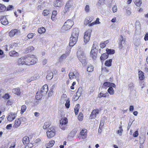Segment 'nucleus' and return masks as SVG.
<instances>
[{
  "mask_svg": "<svg viewBox=\"0 0 148 148\" xmlns=\"http://www.w3.org/2000/svg\"><path fill=\"white\" fill-rule=\"evenodd\" d=\"M79 34V31L78 28H75L73 29L69 43V45L70 46L73 47L76 43Z\"/></svg>",
  "mask_w": 148,
  "mask_h": 148,
  "instance_id": "f257e3e1",
  "label": "nucleus"
},
{
  "mask_svg": "<svg viewBox=\"0 0 148 148\" xmlns=\"http://www.w3.org/2000/svg\"><path fill=\"white\" fill-rule=\"evenodd\" d=\"M78 48L77 55L78 58L82 64V65L85 66L87 64L86 57L81 47L79 46L78 47Z\"/></svg>",
  "mask_w": 148,
  "mask_h": 148,
  "instance_id": "f03ea898",
  "label": "nucleus"
},
{
  "mask_svg": "<svg viewBox=\"0 0 148 148\" xmlns=\"http://www.w3.org/2000/svg\"><path fill=\"white\" fill-rule=\"evenodd\" d=\"M74 24L73 21L68 19L64 24L62 28V31L64 32L70 29Z\"/></svg>",
  "mask_w": 148,
  "mask_h": 148,
  "instance_id": "7ed1b4c3",
  "label": "nucleus"
},
{
  "mask_svg": "<svg viewBox=\"0 0 148 148\" xmlns=\"http://www.w3.org/2000/svg\"><path fill=\"white\" fill-rule=\"evenodd\" d=\"M27 62L29 63L30 64H27V65L35 64L38 61V59L34 55H31L30 56L27 57Z\"/></svg>",
  "mask_w": 148,
  "mask_h": 148,
  "instance_id": "20e7f679",
  "label": "nucleus"
},
{
  "mask_svg": "<svg viewBox=\"0 0 148 148\" xmlns=\"http://www.w3.org/2000/svg\"><path fill=\"white\" fill-rule=\"evenodd\" d=\"M27 57H21L19 58L17 61V63L20 66L23 65H27L28 64H30L29 63L27 62Z\"/></svg>",
  "mask_w": 148,
  "mask_h": 148,
  "instance_id": "39448f33",
  "label": "nucleus"
},
{
  "mask_svg": "<svg viewBox=\"0 0 148 148\" xmlns=\"http://www.w3.org/2000/svg\"><path fill=\"white\" fill-rule=\"evenodd\" d=\"M69 76L70 79H72L75 78L78 81L79 78V74L77 71L75 72H71L69 73Z\"/></svg>",
  "mask_w": 148,
  "mask_h": 148,
  "instance_id": "423d86ee",
  "label": "nucleus"
},
{
  "mask_svg": "<svg viewBox=\"0 0 148 148\" xmlns=\"http://www.w3.org/2000/svg\"><path fill=\"white\" fill-rule=\"evenodd\" d=\"M60 127L62 130H65L66 125L68 122L67 119L66 118L61 119L60 121Z\"/></svg>",
  "mask_w": 148,
  "mask_h": 148,
  "instance_id": "0eeeda50",
  "label": "nucleus"
},
{
  "mask_svg": "<svg viewBox=\"0 0 148 148\" xmlns=\"http://www.w3.org/2000/svg\"><path fill=\"white\" fill-rule=\"evenodd\" d=\"M91 30H88L85 32L84 36V42L86 43L90 40Z\"/></svg>",
  "mask_w": 148,
  "mask_h": 148,
  "instance_id": "6e6552de",
  "label": "nucleus"
},
{
  "mask_svg": "<svg viewBox=\"0 0 148 148\" xmlns=\"http://www.w3.org/2000/svg\"><path fill=\"white\" fill-rule=\"evenodd\" d=\"M95 43L94 42L90 52V56L93 59H96L97 56V54L95 52V51L97 50L96 47V46H95Z\"/></svg>",
  "mask_w": 148,
  "mask_h": 148,
  "instance_id": "1a4fd4ad",
  "label": "nucleus"
},
{
  "mask_svg": "<svg viewBox=\"0 0 148 148\" xmlns=\"http://www.w3.org/2000/svg\"><path fill=\"white\" fill-rule=\"evenodd\" d=\"M48 91V86L47 84L44 85L42 87L40 91V94L42 95H45Z\"/></svg>",
  "mask_w": 148,
  "mask_h": 148,
  "instance_id": "9d476101",
  "label": "nucleus"
},
{
  "mask_svg": "<svg viewBox=\"0 0 148 148\" xmlns=\"http://www.w3.org/2000/svg\"><path fill=\"white\" fill-rule=\"evenodd\" d=\"M99 113V110L98 109H96L92 110L91 114L90 116V118L92 119H95L98 115Z\"/></svg>",
  "mask_w": 148,
  "mask_h": 148,
  "instance_id": "9b49d317",
  "label": "nucleus"
},
{
  "mask_svg": "<svg viewBox=\"0 0 148 148\" xmlns=\"http://www.w3.org/2000/svg\"><path fill=\"white\" fill-rule=\"evenodd\" d=\"M16 116V113L11 112L9 114L7 117V120L8 121H12L15 118Z\"/></svg>",
  "mask_w": 148,
  "mask_h": 148,
  "instance_id": "f8f14e48",
  "label": "nucleus"
},
{
  "mask_svg": "<svg viewBox=\"0 0 148 148\" xmlns=\"http://www.w3.org/2000/svg\"><path fill=\"white\" fill-rule=\"evenodd\" d=\"M25 119V117L21 118L20 119H18L17 120H16L14 124V128H17L20 125L21 123V121L22 120Z\"/></svg>",
  "mask_w": 148,
  "mask_h": 148,
  "instance_id": "ddd939ff",
  "label": "nucleus"
},
{
  "mask_svg": "<svg viewBox=\"0 0 148 148\" xmlns=\"http://www.w3.org/2000/svg\"><path fill=\"white\" fill-rule=\"evenodd\" d=\"M63 0H56L54 2V5L55 7H60L63 5Z\"/></svg>",
  "mask_w": 148,
  "mask_h": 148,
  "instance_id": "4468645a",
  "label": "nucleus"
},
{
  "mask_svg": "<svg viewBox=\"0 0 148 148\" xmlns=\"http://www.w3.org/2000/svg\"><path fill=\"white\" fill-rule=\"evenodd\" d=\"M19 31L16 29H14L11 30L9 33V36L10 37H12L18 34Z\"/></svg>",
  "mask_w": 148,
  "mask_h": 148,
  "instance_id": "2eb2a0df",
  "label": "nucleus"
},
{
  "mask_svg": "<svg viewBox=\"0 0 148 148\" xmlns=\"http://www.w3.org/2000/svg\"><path fill=\"white\" fill-rule=\"evenodd\" d=\"M2 24L4 25H6L8 24V22L6 18L3 16L1 18L0 20Z\"/></svg>",
  "mask_w": 148,
  "mask_h": 148,
  "instance_id": "dca6fc26",
  "label": "nucleus"
},
{
  "mask_svg": "<svg viewBox=\"0 0 148 148\" xmlns=\"http://www.w3.org/2000/svg\"><path fill=\"white\" fill-rule=\"evenodd\" d=\"M108 56L106 53L103 54L100 57L101 61L103 62L104 60L107 58Z\"/></svg>",
  "mask_w": 148,
  "mask_h": 148,
  "instance_id": "f3484780",
  "label": "nucleus"
},
{
  "mask_svg": "<svg viewBox=\"0 0 148 148\" xmlns=\"http://www.w3.org/2000/svg\"><path fill=\"white\" fill-rule=\"evenodd\" d=\"M9 55L10 56L15 57L18 56V52H16L15 51H11L9 53Z\"/></svg>",
  "mask_w": 148,
  "mask_h": 148,
  "instance_id": "a211bd4d",
  "label": "nucleus"
},
{
  "mask_svg": "<svg viewBox=\"0 0 148 148\" xmlns=\"http://www.w3.org/2000/svg\"><path fill=\"white\" fill-rule=\"evenodd\" d=\"M23 143L24 145L28 144L29 142V138L27 136L24 137L22 140Z\"/></svg>",
  "mask_w": 148,
  "mask_h": 148,
  "instance_id": "6ab92c4d",
  "label": "nucleus"
},
{
  "mask_svg": "<svg viewBox=\"0 0 148 148\" xmlns=\"http://www.w3.org/2000/svg\"><path fill=\"white\" fill-rule=\"evenodd\" d=\"M46 134L48 138H51L55 135L56 133L53 132H47Z\"/></svg>",
  "mask_w": 148,
  "mask_h": 148,
  "instance_id": "aec40b11",
  "label": "nucleus"
},
{
  "mask_svg": "<svg viewBox=\"0 0 148 148\" xmlns=\"http://www.w3.org/2000/svg\"><path fill=\"white\" fill-rule=\"evenodd\" d=\"M138 76L139 79L140 80H143L145 78L144 73L141 71H138Z\"/></svg>",
  "mask_w": 148,
  "mask_h": 148,
  "instance_id": "412c9836",
  "label": "nucleus"
},
{
  "mask_svg": "<svg viewBox=\"0 0 148 148\" xmlns=\"http://www.w3.org/2000/svg\"><path fill=\"white\" fill-rule=\"evenodd\" d=\"M125 39L123 38V37L122 36H121L120 38V41L119 42V47L121 49L122 48V44H123L125 42Z\"/></svg>",
  "mask_w": 148,
  "mask_h": 148,
  "instance_id": "4be33fe9",
  "label": "nucleus"
},
{
  "mask_svg": "<svg viewBox=\"0 0 148 148\" xmlns=\"http://www.w3.org/2000/svg\"><path fill=\"white\" fill-rule=\"evenodd\" d=\"M82 88H79L77 91L76 93V95H75V97L77 99H78L79 97L80 96L81 92H82Z\"/></svg>",
  "mask_w": 148,
  "mask_h": 148,
  "instance_id": "5701e85b",
  "label": "nucleus"
},
{
  "mask_svg": "<svg viewBox=\"0 0 148 148\" xmlns=\"http://www.w3.org/2000/svg\"><path fill=\"white\" fill-rule=\"evenodd\" d=\"M86 129L82 130L80 133L81 136H82V138H85L86 137Z\"/></svg>",
  "mask_w": 148,
  "mask_h": 148,
  "instance_id": "b1692460",
  "label": "nucleus"
},
{
  "mask_svg": "<svg viewBox=\"0 0 148 148\" xmlns=\"http://www.w3.org/2000/svg\"><path fill=\"white\" fill-rule=\"evenodd\" d=\"M53 73L52 72H50L48 73V75L47 76L46 78L47 79H51L53 77Z\"/></svg>",
  "mask_w": 148,
  "mask_h": 148,
  "instance_id": "393cba45",
  "label": "nucleus"
},
{
  "mask_svg": "<svg viewBox=\"0 0 148 148\" xmlns=\"http://www.w3.org/2000/svg\"><path fill=\"white\" fill-rule=\"evenodd\" d=\"M106 53L108 55L109 54H112L114 53L115 51L114 50L112 49H107L106 50Z\"/></svg>",
  "mask_w": 148,
  "mask_h": 148,
  "instance_id": "a878e982",
  "label": "nucleus"
},
{
  "mask_svg": "<svg viewBox=\"0 0 148 148\" xmlns=\"http://www.w3.org/2000/svg\"><path fill=\"white\" fill-rule=\"evenodd\" d=\"M12 92L14 93L17 95H19L20 93V90L19 88L14 89L12 90Z\"/></svg>",
  "mask_w": 148,
  "mask_h": 148,
  "instance_id": "bb28decb",
  "label": "nucleus"
},
{
  "mask_svg": "<svg viewBox=\"0 0 148 148\" xmlns=\"http://www.w3.org/2000/svg\"><path fill=\"white\" fill-rule=\"evenodd\" d=\"M112 61V59L108 60L106 61L105 64L106 66H111Z\"/></svg>",
  "mask_w": 148,
  "mask_h": 148,
  "instance_id": "cd10ccee",
  "label": "nucleus"
},
{
  "mask_svg": "<svg viewBox=\"0 0 148 148\" xmlns=\"http://www.w3.org/2000/svg\"><path fill=\"white\" fill-rule=\"evenodd\" d=\"M108 92L111 95H114V90L112 87H109V88L108 90Z\"/></svg>",
  "mask_w": 148,
  "mask_h": 148,
  "instance_id": "c85d7f7f",
  "label": "nucleus"
},
{
  "mask_svg": "<svg viewBox=\"0 0 148 148\" xmlns=\"http://www.w3.org/2000/svg\"><path fill=\"white\" fill-rule=\"evenodd\" d=\"M17 44L15 43H13L9 45L10 49L9 50H10V49H14L17 46Z\"/></svg>",
  "mask_w": 148,
  "mask_h": 148,
  "instance_id": "c756f323",
  "label": "nucleus"
},
{
  "mask_svg": "<svg viewBox=\"0 0 148 148\" xmlns=\"http://www.w3.org/2000/svg\"><path fill=\"white\" fill-rule=\"evenodd\" d=\"M34 50V48L32 46H30L26 49L25 51L26 52L28 53L29 52H31Z\"/></svg>",
  "mask_w": 148,
  "mask_h": 148,
  "instance_id": "7c9ffc66",
  "label": "nucleus"
},
{
  "mask_svg": "<svg viewBox=\"0 0 148 148\" xmlns=\"http://www.w3.org/2000/svg\"><path fill=\"white\" fill-rule=\"evenodd\" d=\"M46 31L45 28L44 27H42L38 29V33L41 34L44 33Z\"/></svg>",
  "mask_w": 148,
  "mask_h": 148,
  "instance_id": "2f4dec72",
  "label": "nucleus"
},
{
  "mask_svg": "<svg viewBox=\"0 0 148 148\" xmlns=\"http://www.w3.org/2000/svg\"><path fill=\"white\" fill-rule=\"evenodd\" d=\"M6 9V7L4 5L0 4V12L4 11Z\"/></svg>",
  "mask_w": 148,
  "mask_h": 148,
  "instance_id": "473e14b6",
  "label": "nucleus"
},
{
  "mask_svg": "<svg viewBox=\"0 0 148 148\" xmlns=\"http://www.w3.org/2000/svg\"><path fill=\"white\" fill-rule=\"evenodd\" d=\"M80 106L79 104H77L75 106V108L74 109L75 113L76 115H77L78 114L79 108L78 107Z\"/></svg>",
  "mask_w": 148,
  "mask_h": 148,
  "instance_id": "72a5a7b5",
  "label": "nucleus"
},
{
  "mask_svg": "<svg viewBox=\"0 0 148 148\" xmlns=\"http://www.w3.org/2000/svg\"><path fill=\"white\" fill-rule=\"evenodd\" d=\"M67 56H68L67 53L64 54L60 56V60L61 61V60L65 59Z\"/></svg>",
  "mask_w": 148,
  "mask_h": 148,
  "instance_id": "f704fd0d",
  "label": "nucleus"
},
{
  "mask_svg": "<svg viewBox=\"0 0 148 148\" xmlns=\"http://www.w3.org/2000/svg\"><path fill=\"white\" fill-rule=\"evenodd\" d=\"M56 86V85L54 84L51 87L49 91V92L48 94L49 95H51V94L53 92L54 89L55 88Z\"/></svg>",
  "mask_w": 148,
  "mask_h": 148,
  "instance_id": "c9c22d12",
  "label": "nucleus"
},
{
  "mask_svg": "<svg viewBox=\"0 0 148 148\" xmlns=\"http://www.w3.org/2000/svg\"><path fill=\"white\" fill-rule=\"evenodd\" d=\"M50 13V12L47 10H43L42 14L44 16H45L48 15Z\"/></svg>",
  "mask_w": 148,
  "mask_h": 148,
  "instance_id": "e433bc0d",
  "label": "nucleus"
},
{
  "mask_svg": "<svg viewBox=\"0 0 148 148\" xmlns=\"http://www.w3.org/2000/svg\"><path fill=\"white\" fill-rule=\"evenodd\" d=\"M26 109V106L25 105H23L22 106L21 113V114L23 113Z\"/></svg>",
  "mask_w": 148,
  "mask_h": 148,
  "instance_id": "4c0bfd02",
  "label": "nucleus"
},
{
  "mask_svg": "<svg viewBox=\"0 0 148 148\" xmlns=\"http://www.w3.org/2000/svg\"><path fill=\"white\" fill-rule=\"evenodd\" d=\"M134 3L137 6L139 7L142 4V1L141 0H136Z\"/></svg>",
  "mask_w": 148,
  "mask_h": 148,
  "instance_id": "58836bf2",
  "label": "nucleus"
},
{
  "mask_svg": "<svg viewBox=\"0 0 148 148\" xmlns=\"http://www.w3.org/2000/svg\"><path fill=\"white\" fill-rule=\"evenodd\" d=\"M145 140V138L144 136L140 137V144L143 145Z\"/></svg>",
  "mask_w": 148,
  "mask_h": 148,
  "instance_id": "ea45409f",
  "label": "nucleus"
},
{
  "mask_svg": "<svg viewBox=\"0 0 148 148\" xmlns=\"http://www.w3.org/2000/svg\"><path fill=\"white\" fill-rule=\"evenodd\" d=\"M65 106L66 108H69L70 106V101L69 99H68L66 100Z\"/></svg>",
  "mask_w": 148,
  "mask_h": 148,
  "instance_id": "a19ab883",
  "label": "nucleus"
},
{
  "mask_svg": "<svg viewBox=\"0 0 148 148\" xmlns=\"http://www.w3.org/2000/svg\"><path fill=\"white\" fill-rule=\"evenodd\" d=\"M72 5V2L71 1H69L66 3L65 6L68 7V8H70Z\"/></svg>",
  "mask_w": 148,
  "mask_h": 148,
  "instance_id": "79ce46f5",
  "label": "nucleus"
},
{
  "mask_svg": "<svg viewBox=\"0 0 148 148\" xmlns=\"http://www.w3.org/2000/svg\"><path fill=\"white\" fill-rule=\"evenodd\" d=\"M94 67L92 66H88L87 69V71L88 72L92 71H93Z\"/></svg>",
  "mask_w": 148,
  "mask_h": 148,
  "instance_id": "37998d69",
  "label": "nucleus"
},
{
  "mask_svg": "<svg viewBox=\"0 0 148 148\" xmlns=\"http://www.w3.org/2000/svg\"><path fill=\"white\" fill-rule=\"evenodd\" d=\"M39 94V92H37L36 93V99L39 100L40 99H41L42 97V95H38Z\"/></svg>",
  "mask_w": 148,
  "mask_h": 148,
  "instance_id": "c03bdc74",
  "label": "nucleus"
},
{
  "mask_svg": "<svg viewBox=\"0 0 148 148\" xmlns=\"http://www.w3.org/2000/svg\"><path fill=\"white\" fill-rule=\"evenodd\" d=\"M123 131V130L121 126H120L119 127V130L117 131L118 134H119L120 135H121Z\"/></svg>",
  "mask_w": 148,
  "mask_h": 148,
  "instance_id": "a18cd8bd",
  "label": "nucleus"
},
{
  "mask_svg": "<svg viewBox=\"0 0 148 148\" xmlns=\"http://www.w3.org/2000/svg\"><path fill=\"white\" fill-rule=\"evenodd\" d=\"M55 141L54 140L50 141L48 143V146H49V147H52L54 144Z\"/></svg>",
  "mask_w": 148,
  "mask_h": 148,
  "instance_id": "49530a36",
  "label": "nucleus"
},
{
  "mask_svg": "<svg viewBox=\"0 0 148 148\" xmlns=\"http://www.w3.org/2000/svg\"><path fill=\"white\" fill-rule=\"evenodd\" d=\"M84 10L86 12H88L90 11V6L88 5H86Z\"/></svg>",
  "mask_w": 148,
  "mask_h": 148,
  "instance_id": "de8ad7c7",
  "label": "nucleus"
},
{
  "mask_svg": "<svg viewBox=\"0 0 148 148\" xmlns=\"http://www.w3.org/2000/svg\"><path fill=\"white\" fill-rule=\"evenodd\" d=\"M69 8L68 7L65 6L64 9L63 10V12L64 14L67 13L69 10Z\"/></svg>",
  "mask_w": 148,
  "mask_h": 148,
  "instance_id": "09e8293b",
  "label": "nucleus"
},
{
  "mask_svg": "<svg viewBox=\"0 0 148 148\" xmlns=\"http://www.w3.org/2000/svg\"><path fill=\"white\" fill-rule=\"evenodd\" d=\"M56 11H53L52 12V15L51 16V19L52 20H53V17H54L56 15Z\"/></svg>",
  "mask_w": 148,
  "mask_h": 148,
  "instance_id": "8fccbe9b",
  "label": "nucleus"
},
{
  "mask_svg": "<svg viewBox=\"0 0 148 148\" xmlns=\"http://www.w3.org/2000/svg\"><path fill=\"white\" fill-rule=\"evenodd\" d=\"M113 12L114 13L116 12L117 10V6L116 5H114L112 8Z\"/></svg>",
  "mask_w": 148,
  "mask_h": 148,
  "instance_id": "3c124183",
  "label": "nucleus"
},
{
  "mask_svg": "<svg viewBox=\"0 0 148 148\" xmlns=\"http://www.w3.org/2000/svg\"><path fill=\"white\" fill-rule=\"evenodd\" d=\"M134 84L133 83H131L128 84V86L130 89H133L134 87Z\"/></svg>",
  "mask_w": 148,
  "mask_h": 148,
  "instance_id": "603ef678",
  "label": "nucleus"
},
{
  "mask_svg": "<svg viewBox=\"0 0 148 148\" xmlns=\"http://www.w3.org/2000/svg\"><path fill=\"white\" fill-rule=\"evenodd\" d=\"M140 41L139 40L137 39L136 42L134 41V44L135 46H138L140 44Z\"/></svg>",
  "mask_w": 148,
  "mask_h": 148,
  "instance_id": "864d4df0",
  "label": "nucleus"
},
{
  "mask_svg": "<svg viewBox=\"0 0 148 148\" xmlns=\"http://www.w3.org/2000/svg\"><path fill=\"white\" fill-rule=\"evenodd\" d=\"M104 93H103V92H101L99 94H98V97L99 98H101L102 97H104Z\"/></svg>",
  "mask_w": 148,
  "mask_h": 148,
  "instance_id": "5fc2aeb1",
  "label": "nucleus"
},
{
  "mask_svg": "<svg viewBox=\"0 0 148 148\" xmlns=\"http://www.w3.org/2000/svg\"><path fill=\"white\" fill-rule=\"evenodd\" d=\"M110 82H104L103 83V85L106 87H110Z\"/></svg>",
  "mask_w": 148,
  "mask_h": 148,
  "instance_id": "6e6d98bb",
  "label": "nucleus"
},
{
  "mask_svg": "<svg viewBox=\"0 0 148 148\" xmlns=\"http://www.w3.org/2000/svg\"><path fill=\"white\" fill-rule=\"evenodd\" d=\"M91 21H90L87 19H86L85 20L84 24L85 25H87Z\"/></svg>",
  "mask_w": 148,
  "mask_h": 148,
  "instance_id": "4d7b16f0",
  "label": "nucleus"
},
{
  "mask_svg": "<svg viewBox=\"0 0 148 148\" xmlns=\"http://www.w3.org/2000/svg\"><path fill=\"white\" fill-rule=\"evenodd\" d=\"M33 34L32 33H29L27 35V37L29 39L32 38L33 36Z\"/></svg>",
  "mask_w": 148,
  "mask_h": 148,
  "instance_id": "13d9d810",
  "label": "nucleus"
},
{
  "mask_svg": "<svg viewBox=\"0 0 148 148\" xmlns=\"http://www.w3.org/2000/svg\"><path fill=\"white\" fill-rule=\"evenodd\" d=\"M138 135V131H136L133 134V136L134 137H136Z\"/></svg>",
  "mask_w": 148,
  "mask_h": 148,
  "instance_id": "bf43d9fd",
  "label": "nucleus"
},
{
  "mask_svg": "<svg viewBox=\"0 0 148 148\" xmlns=\"http://www.w3.org/2000/svg\"><path fill=\"white\" fill-rule=\"evenodd\" d=\"M10 96L8 94H5L3 97V98L5 99H8L9 98Z\"/></svg>",
  "mask_w": 148,
  "mask_h": 148,
  "instance_id": "052dcab7",
  "label": "nucleus"
},
{
  "mask_svg": "<svg viewBox=\"0 0 148 148\" xmlns=\"http://www.w3.org/2000/svg\"><path fill=\"white\" fill-rule=\"evenodd\" d=\"M13 8V6L11 5H9L7 8V10L9 11L12 8Z\"/></svg>",
  "mask_w": 148,
  "mask_h": 148,
  "instance_id": "680f3d73",
  "label": "nucleus"
},
{
  "mask_svg": "<svg viewBox=\"0 0 148 148\" xmlns=\"http://www.w3.org/2000/svg\"><path fill=\"white\" fill-rule=\"evenodd\" d=\"M66 96H67L66 94H63L62 96L61 100L62 101L63 100L65 101L66 100L64 99V98H65L66 97Z\"/></svg>",
  "mask_w": 148,
  "mask_h": 148,
  "instance_id": "e2e57ef3",
  "label": "nucleus"
},
{
  "mask_svg": "<svg viewBox=\"0 0 148 148\" xmlns=\"http://www.w3.org/2000/svg\"><path fill=\"white\" fill-rule=\"evenodd\" d=\"M105 0H99V2L98 3V5L100 6L101 5H103V4L102 3V2L103 3Z\"/></svg>",
  "mask_w": 148,
  "mask_h": 148,
  "instance_id": "0e129e2a",
  "label": "nucleus"
},
{
  "mask_svg": "<svg viewBox=\"0 0 148 148\" xmlns=\"http://www.w3.org/2000/svg\"><path fill=\"white\" fill-rule=\"evenodd\" d=\"M144 39L145 41L148 40V33H147L145 35Z\"/></svg>",
  "mask_w": 148,
  "mask_h": 148,
  "instance_id": "69168bd1",
  "label": "nucleus"
},
{
  "mask_svg": "<svg viewBox=\"0 0 148 148\" xmlns=\"http://www.w3.org/2000/svg\"><path fill=\"white\" fill-rule=\"evenodd\" d=\"M94 22L95 24H99L100 23L99 21V18H97L96 20Z\"/></svg>",
  "mask_w": 148,
  "mask_h": 148,
  "instance_id": "338daca9",
  "label": "nucleus"
},
{
  "mask_svg": "<svg viewBox=\"0 0 148 148\" xmlns=\"http://www.w3.org/2000/svg\"><path fill=\"white\" fill-rule=\"evenodd\" d=\"M100 46L101 48H103L106 47V45L104 43H101L100 45Z\"/></svg>",
  "mask_w": 148,
  "mask_h": 148,
  "instance_id": "774afa93",
  "label": "nucleus"
}]
</instances>
